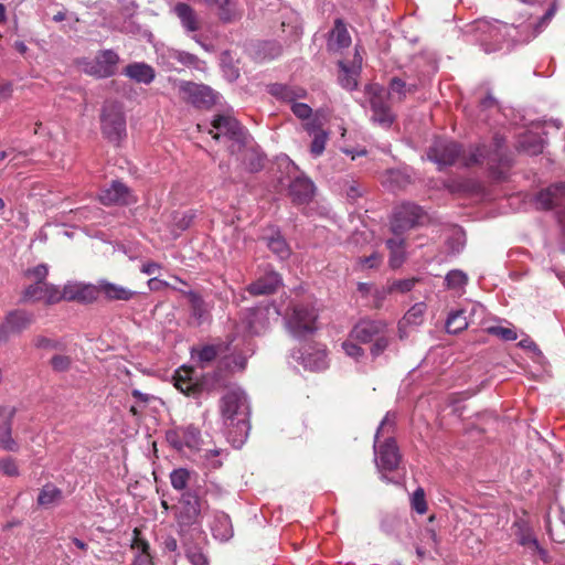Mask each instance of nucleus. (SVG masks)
I'll list each match as a JSON object with an SVG mask.
<instances>
[{
  "mask_svg": "<svg viewBox=\"0 0 565 565\" xmlns=\"http://www.w3.org/2000/svg\"><path fill=\"white\" fill-rule=\"evenodd\" d=\"M220 409L230 438L243 443L250 429V407L246 393L239 387L228 390L221 398Z\"/></svg>",
  "mask_w": 565,
  "mask_h": 565,
  "instance_id": "f257e3e1",
  "label": "nucleus"
},
{
  "mask_svg": "<svg viewBox=\"0 0 565 565\" xmlns=\"http://www.w3.org/2000/svg\"><path fill=\"white\" fill-rule=\"evenodd\" d=\"M395 425V416L387 413L382 419L374 440L375 465L382 475V479L390 481L385 472L397 469L401 461V454L394 437L392 436Z\"/></svg>",
  "mask_w": 565,
  "mask_h": 565,
  "instance_id": "f03ea898",
  "label": "nucleus"
},
{
  "mask_svg": "<svg viewBox=\"0 0 565 565\" xmlns=\"http://www.w3.org/2000/svg\"><path fill=\"white\" fill-rule=\"evenodd\" d=\"M201 510L202 503L195 491H185L182 493L177 507L175 520L179 526V533L185 539L188 532L192 531L201 536Z\"/></svg>",
  "mask_w": 565,
  "mask_h": 565,
  "instance_id": "7ed1b4c3",
  "label": "nucleus"
},
{
  "mask_svg": "<svg viewBox=\"0 0 565 565\" xmlns=\"http://www.w3.org/2000/svg\"><path fill=\"white\" fill-rule=\"evenodd\" d=\"M103 136L111 143L119 146L127 136L126 117L121 105L107 102L100 115Z\"/></svg>",
  "mask_w": 565,
  "mask_h": 565,
  "instance_id": "20e7f679",
  "label": "nucleus"
},
{
  "mask_svg": "<svg viewBox=\"0 0 565 565\" xmlns=\"http://www.w3.org/2000/svg\"><path fill=\"white\" fill-rule=\"evenodd\" d=\"M317 310L308 305H294L286 316L288 331L295 338H303L317 330Z\"/></svg>",
  "mask_w": 565,
  "mask_h": 565,
  "instance_id": "39448f33",
  "label": "nucleus"
},
{
  "mask_svg": "<svg viewBox=\"0 0 565 565\" xmlns=\"http://www.w3.org/2000/svg\"><path fill=\"white\" fill-rule=\"evenodd\" d=\"M508 26L500 21L477 20L471 25L476 40L487 53L497 51L505 41Z\"/></svg>",
  "mask_w": 565,
  "mask_h": 565,
  "instance_id": "423d86ee",
  "label": "nucleus"
},
{
  "mask_svg": "<svg viewBox=\"0 0 565 565\" xmlns=\"http://www.w3.org/2000/svg\"><path fill=\"white\" fill-rule=\"evenodd\" d=\"M119 63L118 54L113 50H102L95 58H83L78 62L85 74L97 78H107L116 74Z\"/></svg>",
  "mask_w": 565,
  "mask_h": 565,
  "instance_id": "0eeeda50",
  "label": "nucleus"
},
{
  "mask_svg": "<svg viewBox=\"0 0 565 565\" xmlns=\"http://www.w3.org/2000/svg\"><path fill=\"white\" fill-rule=\"evenodd\" d=\"M366 95L372 111L371 119L383 127H390L395 116L387 104L388 94L382 86L371 84L366 87Z\"/></svg>",
  "mask_w": 565,
  "mask_h": 565,
  "instance_id": "6e6552de",
  "label": "nucleus"
},
{
  "mask_svg": "<svg viewBox=\"0 0 565 565\" xmlns=\"http://www.w3.org/2000/svg\"><path fill=\"white\" fill-rule=\"evenodd\" d=\"M502 139L495 138V150L489 153L484 146L478 147L472 150L468 157L462 156V164L466 167L482 163L487 161L492 173L498 178H504L503 173L494 168L493 163L498 162L503 167H510V160L502 152Z\"/></svg>",
  "mask_w": 565,
  "mask_h": 565,
  "instance_id": "1a4fd4ad",
  "label": "nucleus"
},
{
  "mask_svg": "<svg viewBox=\"0 0 565 565\" xmlns=\"http://www.w3.org/2000/svg\"><path fill=\"white\" fill-rule=\"evenodd\" d=\"M166 439L178 451L200 449L201 431L194 425L178 426L167 431Z\"/></svg>",
  "mask_w": 565,
  "mask_h": 565,
  "instance_id": "9d476101",
  "label": "nucleus"
},
{
  "mask_svg": "<svg viewBox=\"0 0 565 565\" xmlns=\"http://www.w3.org/2000/svg\"><path fill=\"white\" fill-rule=\"evenodd\" d=\"M423 216L424 212L418 205L413 203L401 204L395 209L391 222L393 234L403 235L404 232L420 223Z\"/></svg>",
  "mask_w": 565,
  "mask_h": 565,
  "instance_id": "9b49d317",
  "label": "nucleus"
},
{
  "mask_svg": "<svg viewBox=\"0 0 565 565\" xmlns=\"http://www.w3.org/2000/svg\"><path fill=\"white\" fill-rule=\"evenodd\" d=\"M34 321V316L23 309H15L7 313L4 321L0 324V342H7L11 335L20 334Z\"/></svg>",
  "mask_w": 565,
  "mask_h": 565,
  "instance_id": "f8f14e48",
  "label": "nucleus"
},
{
  "mask_svg": "<svg viewBox=\"0 0 565 565\" xmlns=\"http://www.w3.org/2000/svg\"><path fill=\"white\" fill-rule=\"evenodd\" d=\"M461 149L455 141L436 139L427 151V158L435 162L439 170L454 164L459 159Z\"/></svg>",
  "mask_w": 565,
  "mask_h": 565,
  "instance_id": "ddd939ff",
  "label": "nucleus"
},
{
  "mask_svg": "<svg viewBox=\"0 0 565 565\" xmlns=\"http://www.w3.org/2000/svg\"><path fill=\"white\" fill-rule=\"evenodd\" d=\"M182 99L196 108H210L215 104L216 95L206 85L192 82H182L180 84Z\"/></svg>",
  "mask_w": 565,
  "mask_h": 565,
  "instance_id": "4468645a",
  "label": "nucleus"
},
{
  "mask_svg": "<svg viewBox=\"0 0 565 565\" xmlns=\"http://www.w3.org/2000/svg\"><path fill=\"white\" fill-rule=\"evenodd\" d=\"M213 130H210L215 140L222 137L230 140L242 142L244 137V130L236 118L230 115H216L212 120Z\"/></svg>",
  "mask_w": 565,
  "mask_h": 565,
  "instance_id": "2eb2a0df",
  "label": "nucleus"
},
{
  "mask_svg": "<svg viewBox=\"0 0 565 565\" xmlns=\"http://www.w3.org/2000/svg\"><path fill=\"white\" fill-rule=\"evenodd\" d=\"M512 531L520 545L527 547L533 553H536L543 562L546 563L548 561L547 551L540 545L531 525L525 519H516L512 524Z\"/></svg>",
  "mask_w": 565,
  "mask_h": 565,
  "instance_id": "dca6fc26",
  "label": "nucleus"
},
{
  "mask_svg": "<svg viewBox=\"0 0 565 565\" xmlns=\"http://www.w3.org/2000/svg\"><path fill=\"white\" fill-rule=\"evenodd\" d=\"M61 288L56 285L42 282L29 285L22 294V302L44 301L46 305H54L61 301Z\"/></svg>",
  "mask_w": 565,
  "mask_h": 565,
  "instance_id": "f3484780",
  "label": "nucleus"
},
{
  "mask_svg": "<svg viewBox=\"0 0 565 565\" xmlns=\"http://www.w3.org/2000/svg\"><path fill=\"white\" fill-rule=\"evenodd\" d=\"M99 201L104 205H130L137 202L131 190L120 181H113L100 190Z\"/></svg>",
  "mask_w": 565,
  "mask_h": 565,
  "instance_id": "a211bd4d",
  "label": "nucleus"
},
{
  "mask_svg": "<svg viewBox=\"0 0 565 565\" xmlns=\"http://www.w3.org/2000/svg\"><path fill=\"white\" fill-rule=\"evenodd\" d=\"M241 326L250 335H259L269 327V308L257 307L247 309L241 319Z\"/></svg>",
  "mask_w": 565,
  "mask_h": 565,
  "instance_id": "6ab92c4d",
  "label": "nucleus"
},
{
  "mask_svg": "<svg viewBox=\"0 0 565 565\" xmlns=\"http://www.w3.org/2000/svg\"><path fill=\"white\" fill-rule=\"evenodd\" d=\"M61 301H78L90 303L98 297L97 285L70 281L64 285L60 292Z\"/></svg>",
  "mask_w": 565,
  "mask_h": 565,
  "instance_id": "aec40b11",
  "label": "nucleus"
},
{
  "mask_svg": "<svg viewBox=\"0 0 565 565\" xmlns=\"http://www.w3.org/2000/svg\"><path fill=\"white\" fill-rule=\"evenodd\" d=\"M15 412L14 407L0 406V449L12 452L19 450V444L12 437V422Z\"/></svg>",
  "mask_w": 565,
  "mask_h": 565,
  "instance_id": "412c9836",
  "label": "nucleus"
},
{
  "mask_svg": "<svg viewBox=\"0 0 565 565\" xmlns=\"http://www.w3.org/2000/svg\"><path fill=\"white\" fill-rule=\"evenodd\" d=\"M387 324L381 320L364 319L358 322L351 331V338L363 342H372L377 335L385 332Z\"/></svg>",
  "mask_w": 565,
  "mask_h": 565,
  "instance_id": "4be33fe9",
  "label": "nucleus"
},
{
  "mask_svg": "<svg viewBox=\"0 0 565 565\" xmlns=\"http://www.w3.org/2000/svg\"><path fill=\"white\" fill-rule=\"evenodd\" d=\"M98 295H103L109 301H129L134 299L138 292L126 288L121 285L102 279L97 282Z\"/></svg>",
  "mask_w": 565,
  "mask_h": 565,
  "instance_id": "5701e85b",
  "label": "nucleus"
},
{
  "mask_svg": "<svg viewBox=\"0 0 565 565\" xmlns=\"http://www.w3.org/2000/svg\"><path fill=\"white\" fill-rule=\"evenodd\" d=\"M281 284V278L274 270L266 271L247 287V291L253 296L270 295L277 290Z\"/></svg>",
  "mask_w": 565,
  "mask_h": 565,
  "instance_id": "b1692460",
  "label": "nucleus"
},
{
  "mask_svg": "<svg viewBox=\"0 0 565 565\" xmlns=\"http://www.w3.org/2000/svg\"><path fill=\"white\" fill-rule=\"evenodd\" d=\"M565 199V183L559 182L540 191L536 195V204L540 209L552 210Z\"/></svg>",
  "mask_w": 565,
  "mask_h": 565,
  "instance_id": "393cba45",
  "label": "nucleus"
},
{
  "mask_svg": "<svg viewBox=\"0 0 565 565\" xmlns=\"http://www.w3.org/2000/svg\"><path fill=\"white\" fill-rule=\"evenodd\" d=\"M315 193L313 182L306 177L296 178L289 185V195L292 202L303 204L309 202Z\"/></svg>",
  "mask_w": 565,
  "mask_h": 565,
  "instance_id": "a878e982",
  "label": "nucleus"
},
{
  "mask_svg": "<svg viewBox=\"0 0 565 565\" xmlns=\"http://www.w3.org/2000/svg\"><path fill=\"white\" fill-rule=\"evenodd\" d=\"M173 12L188 33L196 32L201 29L199 15L191 6L183 2L177 3L173 8Z\"/></svg>",
  "mask_w": 565,
  "mask_h": 565,
  "instance_id": "bb28decb",
  "label": "nucleus"
},
{
  "mask_svg": "<svg viewBox=\"0 0 565 565\" xmlns=\"http://www.w3.org/2000/svg\"><path fill=\"white\" fill-rule=\"evenodd\" d=\"M174 386L185 395H194L199 392V383L194 376V370L182 366L175 371Z\"/></svg>",
  "mask_w": 565,
  "mask_h": 565,
  "instance_id": "cd10ccee",
  "label": "nucleus"
},
{
  "mask_svg": "<svg viewBox=\"0 0 565 565\" xmlns=\"http://www.w3.org/2000/svg\"><path fill=\"white\" fill-rule=\"evenodd\" d=\"M211 531L216 540L221 542L228 541L234 534L231 518L224 512L214 513Z\"/></svg>",
  "mask_w": 565,
  "mask_h": 565,
  "instance_id": "c85d7f7f",
  "label": "nucleus"
},
{
  "mask_svg": "<svg viewBox=\"0 0 565 565\" xmlns=\"http://www.w3.org/2000/svg\"><path fill=\"white\" fill-rule=\"evenodd\" d=\"M124 74L132 81L142 84H150L156 76L153 67L143 62L128 64L124 70Z\"/></svg>",
  "mask_w": 565,
  "mask_h": 565,
  "instance_id": "c756f323",
  "label": "nucleus"
},
{
  "mask_svg": "<svg viewBox=\"0 0 565 565\" xmlns=\"http://www.w3.org/2000/svg\"><path fill=\"white\" fill-rule=\"evenodd\" d=\"M270 94L276 98L294 104L297 103L298 99H303L307 97V90L300 86H290L284 84H275L270 87Z\"/></svg>",
  "mask_w": 565,
  "mask_h": 565,
  "instance_id": "7c9ffc66",
  "label": "nucleus"
},
{
  "mask_svg": "<svg viewBox=\"0 0 565 565\" xmlns=\"http://www.w3.org/2000/svg\"><path fill=\"white\" fill-rule=\"evenodd\" d=\"M206 2L217 8V15L222 22L231 23L242 17V12L233 0H206Z\"/></svg>",
  "mask_w": 565,
  "mask_h": 565,
  "instance_id": "2f4dec72",
  "label": "nucleus"
},
{
  "mask_svg": "<svg viewBox=\"0 0 565 565\" xmlns=\"http://www.w3.org/2000/svg\"><path fill=\"white\" fill-rule=\"evenodd\" d=\"M301 364L310 371H321L328 367L327 352L324 349H315L312 352L303 353Z\"/></svg>",
  "mask_w": 565,
  "mask_h": 565,
  "instance_id": "473e14b6",
  "label": "nucleus"
},
{
  "mask_svg": "<svg viewBox=\"0 0 565 565\" xmlns=\"http://www.w3.org/2000/svg\"><path fill=\"white\" fill-rule=\"evenodd\" d=\"M63 498L62 490L57 488L55 484L47 482L45 483L39 492L36 498V503L39 507L49 508L53 504L58 503Z\"/></svg>",
  "mask_w": 565,
  "mask_h": 565,
  "instance_id": "72a5a7b5",
  "label": "nucleus"
},
{
  "mask_svg": "<svg viewBox=\"0 0 565 565\" xmlns=\"http://www.w3.org/2000/svg\"><path fill=\"white\" fill-rule=\"evenodd\" d=\"M416 84H407L405 81L398 77H393L388 85V96H391L394 100L403 102L407 95L414 94L417 92Z\"/></svg>",
  "mask_w": 565,
  "mask_h": 565,
  "instance_id": "f704fd0d",
  "label": "nucleus"
},
{
  "mask_svg": "<svg viewBox=\"0 0 565 565\" xmlns=\"http://www.w3.org/2000/svg\"><path fill=\"white\" fill-rule=\"evenodd\" d=\"M405 241L402 235H395V237L386 241L387 248L391 252L390 265L392 268H398L402 266L405 259Z\"/></svg>",
  "mask_w": 565,
  "mask_h": 565,
  "instance_id": "c9c22d12",
  "label": "nucleus"
},
{
  "mask_svg": "<svg viewBox=\"0 0 565 565\" xmlns=\"http://www.w3.org/2000/svg\"><path fill=\"white\" fill-rule=\"evenodd\" d=\"M351 44V36L342 20L338 19L331 31L329 45L337 49L348 47Z\"/></svg>",
  "mask_w": 565,
  "mask_h": 565,
  "instance_id": "e433bc0d",
  "label": "nucleus"
},
{
  "mask_svg": "<svg viewBox=\"0 0 565 565\" xmlns=\"http://www.w3.org/2000/svg\"><path fill=\"white\" fill-rule=\"evenodd\" d=\"M467 327L468 321L463 310H455L449 313L446 321V330L448 333L457 334Z\"/></svg>",
  "mask_w": 565,
  "mask_h": 565,
  "instance_id": "4c0bfd02",
  "label": "nucleus"
},
{
  "mask_svg": "<svg viewBox=\"0 0 565 565\" xmlns=\"http://www.w3.org/2000/svg\"><path fill=\"white\" fill-rule=\"evenodd\" d=\"M267 246L280 259L287 258L290 254L289 247H288L285 238L280 234H276V235L267 238Z\"/></svg>",
  "mask_w": 565,
  "mask_h": 565,
  "instance_id": "58836bf2",
  "label": "nucleus"
},
{
  "mask_svg": "<svg viewBox=\"0 0 565 565\" xmlns=\"http://www.w3.org/2000/svg\"><path fill=\"white\" fill-rule=\"evenodd\" d=\"M0 473L9 478H18L21 475L18 460L11 456L0 458Z\"/></svg>",
  "mask_w": 565,
  "mask_h": 565,
  "instance_id": "ea45409f",
  "label": "nucleus"
},
{
  "mask_svg": "<svg viewBox=\"0 0 565 565\" xmlns=\"http://www.w3.org/2000/svg\"><path fill=\"white\" fill-rule=\"evenodd\" d=\"M220 347L217 345H204L198 350H192V356H196L202 367L216 359Z\"/></svg>",
  "mask_w": 565,
  "mask_h": 565,
  "instance_id": "a19ab883",
  "label": "nucleus"
},
{
  "mask_svg": "<svg viewBox=\"0 0 565 565\" xmlns=\"http://www.w3.org/2000/svg\"><path fill=\"white\" fill-rule=\"evenodd\" d=\"M184 295L188 297V299L191 303L193 317L201 320L206 312L204 300L198 292L192 291V290L184 291Z\"/></svg>",
  "mask_w": 565,
  "mask_h": 565,
  "instance_id": "79ce46f5",
  "label": "nucleus"
},
{
  "mask_svg": "<svg viewBox=\"0 0 565 565\" xmlns=\"http://www.w3.org/2000/svg\"><path fill=\"white\" fill-rule=\"evenodd\" d=\"M342 73L339 76L340 85L348 89L353 90L358 86V72L349 70L343 63H340Z\"/></svg>",
  "mask_w": 565,
  "mask_h": 565,
  "instance_id": "37998d69",
  "label": "nucleus"
},
{
  "mask_svg": "<svg viewBox=\"0 0 565 565\" xmlns=\"http://www.w3.org/2000/svg\"><path fill=\"white\" fill-rule=\"evenodd\" d=\"M189 479L190 471L185 468L174 469L170 473L171 486L179 491L184 490L186 488Z\"/></svg>",
  "mask_w": 565,
  "mask_h": 565,
  "instance_id": "c03bdc74",
  "label": "nucleus"
},
{
  "mask_svg": "<svg viewBox=\"0 0 565 565\" xmlns=\"http://www.w3.org/2000/svg\"><path fill=\"white\" fill-rule=\"evenodd\" d=\"M468 281L467 275L461 270H450L446 277L445 282L450 289H462Z\"/></svg>",
  "mask_w": 565,
  "mask_h": 565,
  "instance_id": "a18cd8bd",
  "label": "nucleus"
},
{
  "mask_svg": "<svg viewBox=\"0 0 565 565\" xmlns=\"http://www.w3.org/2000/svg\"><path fill=\"white\" fill-rule=\"evenodd\" d=\"M391 339H392V334L388 331V329L386 328L385 332H382V334H380L375 339H373V345L371 347V354L374 358L382 354L390 345Z\"/></svg>",
  "mask_w": 565,
  "mask_h": 565,
  "instance_id": "49530a36",
  "label": "nucleus"
},
{
  "mask_svg": "<svg viewBox=\"0 0 565 565\" xmlns=\"http://www.w3.org/2000/svg\"><path fill=\"white\" fill-rule=\"evenodd\" d=\"M311 137H312V141L310 145V153L317 158V157L321 156L326 149V145L329 139V132L322 131V132H318V135H313Z\"/></svg>",
  "mask_w": 565,
  "mask_h": 565,
  "instance_id": "de8ad7c7",
  "label": "nucleus"
},
{
  "mask_svg": "<svg viewBox=\"0 0 565 565\" xmlns=\"http://www.w3.org/2000/svg\"><path fill=\"white\" fill-rule=\"evenodd\" d=\"M487 332L491 335H495L504 341H514L518 339V333L512 328L502 326H491L487 328Z\"/></svg>",
  "mask_w": 565,
  "mask_h": 565,
  "instance_id": "09e8293b",
  "label": "nucleus"
},
{
  "mask_svg": "<svg viewBox=\"0 0 565 565\" xmlns=\"http://www.w3.org/2000/svg\"><path fill=\"white\" fill-rule=\"evenodd\" d=\"M426 306L424 302L415 303L404 316V322L408 324H418L424 316Z\"/></svg>",
  "mask_w": 565,
  "mask_h": 565,
  "instance_id": "8fccbe9b",
  "label": "nucleus"
},
{
  "mask_svg": "<svg viewBox=\"0 0 565 565\" xmlns=\"http://www.w3.org/2000/svg\"><path fill=\"white\" fill-rule=\"evenodd\" d=\"M47 275H49V267L45 264L36 265V266L29 268L24 271V276L26 278L34 279V284L45 282Z\"/></svg>",
  "mask_w": 565,
  "mask_h": 565,
  "instance_id": "3c124183",
  "label": "nucleus"
},
{
  "mask_svg": "<svg viewBox=\"0 0 565 565\" xmlns=\"http://www.w3.org/2000/svg\"><path fill=\"white\" fill-rule=\"evenodd\" d=\"M411 504L413 510L418 514H425L427 512V503L425 499V491L423 488H417L411 498Z\"/></svg>",
  "mask_w": 565,
  "mask_h": 565,
  "instance_id": "603ef678",
  "label": "nucleus"
},
{
  "mask_svg": "<svg viewBox=\"0 0 565 565\" xmlns=\"http://www.w3.org/2000/svg\"><path fill=\"white\" fill-rule=\"evenodd\" d=\"M50 364L55 372H66L72 366V359L65 354H55L52 356Z\"/></svg>",
  "mask_w": 565,
  "mask_h": 565,
  "instance_id": "864d4df0",
  "label": "nucleus"
},
{
  "mask_svg": "<svg viewBox=\"0 0 565 565\" xmlns=\"http://www.w3.org/2000/svg\"><path fill=\"white\" fill-rule=\"evenodd\" d=\"M32 344L36 349H44V350H56V349H58L61 347L58 341H56L54 339H51V338H47V337L42 335V334L35 335L32 339Z\"/></svg>",
  "mask_w": 565,
  "mask_h": 565,
  "instance_id": "5fc2aeb1",
  "label": "nucleus"
},
{
  "mask_svg": "<svg viewBox=\"0 0 565 565\" xmlns=\"http://www.w3.org/2000/svg\"><path fill=\"white\" fill-rule=\"evenodd\" d=\"M419 281L417 278H407V279H399L392 282V285L388 287V291H399V292H407L411 291L415 285Z\"/></svg>",
  "mask_w": 565,
  "mask_h": 565,
  "instance_id": "6e6d98bb",
  "label": "nucleus"
},
{
  "mask_svg": "<svg viewBox=\"0 0 565 565\" xmlns=\"http://www.w3.org/2000/svg\"><path fill=\"white\" fill-rule=\"evenodd\" d=\"M323 124L322 121L320 120L319 116L316 115L313 117H310L309 119H307L306 122H303L302 127L305 129V131L309 135V136H313V135H318V132H322V131H326L323 128H322Z\"/></svg>",
  "mask_w": 565,
  "mask_h": 565,
  "instance_id": "4d7b16f0",
  "label": "nucleus"
},
{
  "mask_svg": "<svg viewBox=\"0 0 565 565\" xmlns=\"http://www.w3.org/2000/svg\"><path fill=\"white\" fill-rule=\"evenodd\" d=\"M555 11H556L555 6H552L550 9H547L544 12V14L541 18H539L537 21L536 20L530 21L529 26H534L535 34H537L548 23V21H551V19L555 14Z\"/></svg>",
  "mask_w": 565,
  "mask_h": 565,
  "instance_id": "13d9d810",
  "label": "nucleus"
},
{
  "mask_svg": "<svg viewBox=\"0 0 565 565\" xmlns=\"http://www.w3.org/2000/svg\"><path fill=\"white\" fill-rule=\"evenodd\" d=\"M131 548L137 553H146L150 550L149 543L143 537H141V532L138 529L134 530Z\"/></svg>",
  "mask_w": 565,
  "mask_h": 565,
  "instance_id": "bf43d9fd",
  "label": "nucleus"
},
{
  "mask_svg": "<svg viewBox=\"0 0 565 565\" xmlns=\"http://www.w3.org/2000/svg\"><path fill=\"white\" fill-rule=\"evenodd\" d=\"M173 57L186 66L198 67V64L200 62L196 55L184 51H175L173 53Z\"/></svg>",
  "mask_w": 565,
  "mask_h": 565,
  "instance_id": "052dcab7",
  "label": "nucleus"
},
{
  "mask_svg": "<svg viewBox=\"0 0 565 565\" xmlns=\"http://www.w3.org/2000/svg\"><path fill=\"white\" fill-rule=\"evenodd\" d=\"M291 110L296 117L302 120H307L312 116L311 107L305 103H294Z\"/></svg>",
  "mask_w": 565,
  "mask_h": 565,
  "instance_id": "680f3d73",
  "label": "nucleus"
},
{
  "mask_svg": "<svg viewBox=\"0 0 565 565\" xmlns=\"http://www.w3.org/2000/svg\"><path fill=\"white\" fill-rule=\"evenodd\" d=\"M186 556L192 565H207L206 556L199 548L189 547L186 550Z\"/></svg>",
  "mask_w": 565,
  "mask_h": 565,
  "instance_id": "e2e57ef3",
  "label": "nucleus"
},
{
  "mask_svg": "<svg viewBox=\"0 0 565 565\" xmlns=\"http://www.w3.org/2000/svg\"><path fill=\"white\" fill-rule=\"evenodd\" d=\"M342 349L344 350L347 355H349L355 360L363 356V354H364L363 349L351 341H344L342 343Z\"/></svg>",
  "mask_w": 565,
  "mask_h": 565,
  "instance_id": "0e129e2a",
  "label": "nucleus"
},
{
  "mask_svg": "<svg viewBox=\"0 0 565 565\" xmlns=\"http://www.w3.org/2000/svg\"><path fill=\"white\" fill-rule=\"evenodd\" d=\"M381 256L377 253H373L367 257L359 258V264H361L363 267L376 268L381 264Z\"/></svg>",
  "mask_w": 565,
  "mask_h": 565,
  "instance_id": "69168bd1",
  "label": "nucleus"
},
{
  "mask_svg": "<svg viewBox=\"0 0 565 565\" xmlns=\"http://www.w3.org/2000/svg\"><path fill=\"white\" fill-rule=\"evenodd\" d=\"M222 452H223V450H222V449H212V450L206 451V454H205V458H206V460H209V461H210V466H211V468L216 469V468H220V467L222 466L221 460L215 459V458H216V457H218Z\"/></svg>",
  "mask_w": 565,
  "mask_h": 565,
  "instance_id": "338daca9",
  "label": "nucleus"
},
{
  "mask_svg": "<svg viewBox=\"0 0 565 565\" xmlns=\"http://www.w3.org/2000/svg\"><path fill=\"white\" fill-rule=\"evenodd\" d=\"M246 363H247L246 356L237 355V356H234L231 362H227V366L232 371H235V370L243 371L245 369V366H246Z\"/></svg>",
  "mask_w": 565,
  "mask_h": 565,
  "instance_id": "774afa93",
  "label": "nucleus"
}]
</instances>
